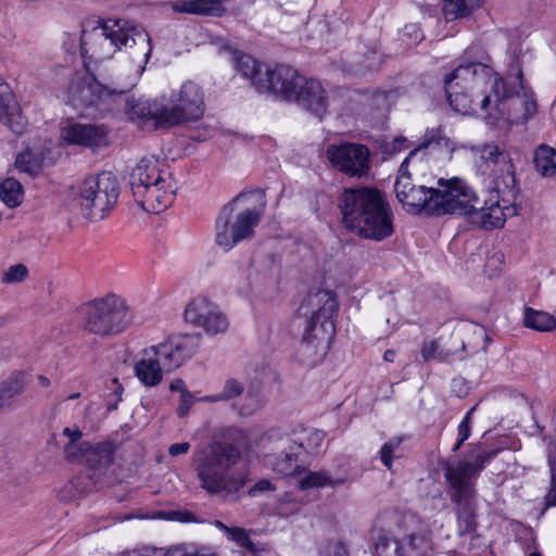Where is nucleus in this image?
I'll use <instances>...</instances> for the list:
<instances>
[{"label": "nucleus", "mask_w": 556, "mask_h": 556, "mask_svg": "<svg viewBox=\"0 0 556 556\" xmlns=\"http://www.w3.org/2000/svg\"><path fill=\"white\" fill-rule=\"evenodd\" d=\"M444 88L451 108L463 115L520 124L536 113L533 92L520 73L507 83L485 64L460 62L444 77Z\"/></svg>", "instance_id": "obj_1"}, {"label": "nucleus", "mask_w": 556, "mask_h": 556, "mask_svg": "<svg viewBox=\"0 0 556 556\" xmlns=\"http://www.w3.org/2000/svg\"><path fill=\"white\" fill-rule=\"evenodd\" d=\"M80 49L83 56L97 62L110 59L117 50L125 49L132 59V77L125 88L115 93L100 85L90 74H76L66 93V102L75 109L100 105L112 97L121 99L143 73L152 52V45L148 31L142 26L126 20H108L90 31H83Z\"/></svg>", "instance_id": "obj_2"}, {"label": "nucleus", "mask_w": 556, "mask_h": 556, "mask_svg": "<svg viewBox=\"0 0 556 556\" xmlns=\"http://www.w3.org/2000/svg\"><path fill=\"white\" fill-rule=\"evenodd\" d=\"M476 190L464 179L440 178L433 187L432 200L428 203L430 215H464L485 229L503 227L508 216L516 214L509 201L501 199L498 190H491L482 206Z\"/></svg>", "instance_id": "obj_3"}, {"label": "nucleus", "mask_w": 556, "mask_h": 556, "mask_svg": "<svg viewBox=\"0 0 556 556\" xmlns=\"http://www.w3.org/2000/svg\"><path fill=\"white\" fill-rule=\"evenodd\" d=\"M205 111L203 89L193 81L172 91L168 103L129 99L125 112L143 130H154L200 119Z\"/></svg>", "instance_id": "obj_4"}, {"label": "nucleus", "mask_w": 556, "mask_h": 556, "mask_svg": "<svg viewBox=\"0 0 556 556\" xmlns=\"http://www.w3.org/2000/svg\"><path fill=\"white\" fill-rule=\"evenodd\" d=\"M340 208L345 227L363 238L382 240L393 232L390 206L375 189L345 190Z\"/></svg>", "instance_id": "obj_5"}, {"label": "nucleus", "mask_w": 556, "mask_h": 556, "mask_svg": "<svg viewBox=\"0 0 556 556\" xmlns=\"http://www.w3.org/2000/svg\"><path fill=\"white\" fill-rule=\"evenodd\" d=\"M239 450L227 442H213L193 454L192 466L200 486L208 494H235L247 482L243 473L235 471Z\"/></svg>", "instance_id": "obj_6"}, {"label": "nucleus", "mask_w": 556, "mask_h": 556, "mask_svg": "<svg viewBox=\"0 0 556 556\" xmlns=\"http://www.w3.org/2000/svg\"><path fill=\"white\" fill-rule=\"evenodd\" d=\"M266 205L261 190L237 195L219 212L215 222V243L225 252L254 235Z\"/></svg>", "instance_id": "obj_7"}, {"label": "nucleus", "mask_w": 556, "mask_h": 556, "mask_svg": "<svg viewBox=\"0 0 556 556\" xmlns=\"http://www.w3.org/2000/svg\"><path fill=\"white\" fill-rule=\"evenodd\" d=\"M198 350L193 336H173L138 352L134 359L135 376L146 387H155L165 372L179 368Z\"/></svg>", "instance_id": "obj_8"}, {"label": "nucleus", "mask_w": 556, "mask_h": 556, "mask_svg": "<svg viewBox=\"0 0 556 556\" xmlns=\"http://www.w3.org/2000/svg\"><path fill=\"white\" fill-rule=\"evenodd\" d=\"M270 439L269 451L263 457L264 466L282 477H293L301 473L309 457L319 452L325 433L303 429L275 438L270 435Z\"/></svg>", "instance_id": "obj_9"}, {"label": "nucleus", "mask_w": 556, "mask_h": 556, "mask_svg": "<svg viewBox=\"0 0 556 556\" xmlns=\"http://www.w3.org/2000/svg\"><path fill=\"white\" fill-rule=\"evenodd\" d=\"M136 201L149 213H161L174 201L177 190L170 172L160 167L154 157H143L130 173Z\"/></svg>", "instance_id": "obj_10"}, {"label": "nucleus", "mask_w": 556, "mask_h": 556, "mask_svg": "<svg viewBox=\"0 0 556 556\" xmlns=\"http://www.w3.org/2000/svg\"><path fill=\"white\" fill-rule=\"evenodd\" d=\"M497 454V450L483 452L475 456L473 462L464 459L448 464L445 478L452 490V500L458 505V527L462 533L473 531L476 522L471 500L475 494L473 482L481 470Z\"/></svg>", "instance_id": "obj_11"}, {"label": "nucleus", "mask_w": 556, "mask_h": 556, "mask_svg": "<svg viewBox=\"0 0 556 556\" xmlns=\"http://www.w3.org/2000/svg\"><path fill=\"white\" fill-rule=\"evenodd\" d=\"M83 328L99 337L125 331L131 323L127 302L115 293L96 298L81 307Z\"/></svg>", "instance_id": "obj_12"}, {"label": "nucleus", "mask_w": 556, "mask_h": 556, "mask_svg": "<svg viewBox=\"0 0 556 556\" xmlns=\"http://www.w3.org/2000/svg\"><path fill=\"white\" fill-rule=\"evenodd\" d=\"M119 188L111 172H103L84 180L79 189L78 204L85 217L103 219L117 202Z\"/></svg>", "instance_id": "obj_13"}, {"label": "nucleus", "mask_w": 556, "mask_h": 556, "mask_svg": "<svg viewBox=\"0 0 556 556\" xmlns=\"http://www.w3.org/2000/svg\"><path fill=\"white\" fill-rule=\"evenodd\" d=\"M413 168L404 160L399 168L394 192L399 202L407 212L424 211L428 214V203L432 200L434 177L427 167Z\"/></svg>", "instance_id": "obj_14"}, {"label": "nucleus", "mask_w": 556, "mask_h": 556, "mask_svg": "<svg viewBox=\"0 0 556 556\" xmlns=\"http://www.w3.org/2000/svg\"><path fill=\"white\" fill-rule=\"evenodd\" d=\"M184 318L190 326L211 336L223 333L229 327L228 318L219 306L202 295L193 298L186 305Z\"/></svg>", "instance_id": "obj_15"}, {"label": "nucleus", "mask_w": 556, "mask_h": 556, "mask_svg": "<svg viewBox=\"0 0 556 556\" xmlns=\"http://www.w3.org/2000/svg\"><path fill=\"white\" fill-rule=\"evenodd\" d=\"M327 157L333 167L351 177H364L370 169V153L363 144H331Z\"/></svg>", "instance_id": "obj_16"}, {"label": "nucleus", "mask_w": 556, "mask_h": 556, "mask_svg": "<svg viewBox=\"0 0 556 556\" xmlns=\"http://www.w3.org/2000/svg\"><path fill=\"white\" fill-rule=\"evenodd\" d=\"M264 78L257 80V90L270 92L287 101L295 100L299 90L305 84V77L296 70L287 65H279L274 70L266 67L262 73Z\"/></svg>", "instance_id": "obj_17"}, {"label": "nucleus", "mask_w": 556, "mask_h": 556, "mask_svg": "<svg viewBox=\"0 0 556 556\" xmlns=\"http://www.w3.org/2000/svg\"><path fill=\"white\" fill-rule=\"evenodd\" d=\"M334 333V324L326 321L324 326L307 324L304 326V333L299 354L301 361L307 365L317 364L327 353L330 340Z\"/></svg>", "instance_id": "obj_18"}, {"label": "nucleus", "mask_w": 556, "mask_h": 556, "mask_svg": "<svg viewBox=\"0 0 556 556\" xmlns=\"http://www.w3.org/2000/svg\"><path fill=\"white\" fill-rule=\"evenodd\" d=\"M338 304L334 294L329 290L309 292L299 307V314L304 317L305 325L324 326L326 321L333 323Z\"/></svg>", "instance_id": "obj_19"}, {"label": "nucleus", "mask_w": 556, "mask_h": 556, "mask_svg": "<svg viewBox=\"0 0 556 556\" xmlns=\"http://www.w3.org/2000/svg\"><path fill=\"white\" fill-rule=\"evenodd\" d=\"M471 151L476 163L481 172L485 175L496 177H506L513 179V164L509 156L504 151H501L496 144H483L480 147H472Z\"/></svg>", "instance_id": "obj_20"}, {"label": "nucleus", "mask_w": 556, "mask_h": 556, "mask_svg": "<svg viewBox=\"0 0 556 556\" xmlns=\"http://www.w3.org/2000/svg\"><path fill=\"white\" fill-rule=\"evenodd\" d=\"M60 139L67 144L98 147L106 143L108 129L100 124L68 121L61 128Z\"/></svg>", "instance_id": "obj_21"}, {"label": "nucleus", "mask_w": 556, "mask_h": 556, "mask_svg": "<svg viewBox=\"0 0 556 556\" xmlns=\"http://www.w3.org/2000/svg\"><path fill=\"white\" fill-rule=\"evenodd\" d=\"M445 150L446 152L453 151V144L451 140L444 135L442 127L427 129L422 139V142L414 148L408 155L405 157L406 165H413L414 169L417 167H427L428 163L426 157L429 151Z\"/></svg>", "instance_id": "obj_22"}, {"label": "nucleus", "mask_w": 556, "mask_h": 556, "mask_svg": "<svg viewBox=\"0 0 556 556\" xmlns=\"http://www.w3.org/2000/svg\"><path fill=\"white\" fill-rule=\"evenodd\" d=\"M426 548L424 536L408 535L401 540L380 536L376 543L375 556H422Z\"/></svg>", "instance_id": "obj_23"}, {"label": "nucleus", "mask_w": 556, "mask_h": 556, "mask_svg": "<svg viewBox=\"0 0 556 556\" xmlns=\"http://www.w3.org/2000/svg\"><path fill=\"white\" fill-rule=\"evenodd\" d=\"M294 102L318 117H321L328 109V97L321 84L306 77Z\"/></svg>", "instance_id": "obj_24"}, {"label": "nucleus", "mask_w": 556, "mask_h": 556, "mask_svg": "<svg viewBox=\"0 0 556 556\" xmlns=\"http://www.w3.org/2000/svg\"><path fill=\"white\" fill-rule=\"evenodd\" d=\"M50 147V141H43L20 153L15 160L16 169L30 176L37 175L47 160Z\"/></svg>", "instance_id": "obj_25"}, {"label": "nucleus", "mask_w": 556, "mask_h": 556, "mask_svg": "<svg viewBox=\"0 0 556 556\" xmlns=\"http://www.w3.org/2000/svg\"><path fill=\"white\" fill-rule=\"evenodd\" d=\"M81 458L75 462H83L99 470L108 468L114 459V448L111 443H88Z\"/></svg>", "instance_id": "obj_26"}, {"label": "nucleus", "mask_w": 556, "mask_h": 556, "mask_svg": "<svg viewBox=\"0 0 556 556\" xmlns=\"http://www.w3.org/2000/svg\"><path fill=\"white\" fill-rule=\"evenodd\" d=\"M346 475L332 476L328 471H311L299 480V489L336 488L345 483Z\"/></svg>", "instance_id": "obj_27"}, {"label": "nucleus", "mask_w": 556, "mask_h": 556, "mask_svg": "<svg viewBox=\"0 0 556 556\" xmlns=\"http://www.w3.org/2000/svg\"><path fill=\"white\" fill-rule=\"evenodd\" d=\"M484 0H443L442 10L446 21L468 16L482 7Z\"/></svg>", "instance_id": "obj_28"}, {"label": "nucleus", "mask_w": 556, "mask_h": 556, "mask_svg": "<svg viewBox=\"0 0 556 556\" xmlns=\"http://www.w3.org/2000/svg\"><path fill=\"white\" fill-rule=\"evenodd\" d=\"M62 435L67 439L64 444L65 457L70 460L75 462L77 458H81L84 450H86L89 442L81 441L83 432L76 426L66 427L62 431Z\"/></svg>", "instance_id": "obj_29"}, {"label": "nucleus", "mask_w": 556, "mask_h": 556, "mask_svg": "<svg viewBox=\"0 0 556 556\" xmlns=\"http://www.w3.org/2000/svg\"><path fill=\"white\" fill-rule=\"evenodd\" d=\"M533 163L535 169L544 177L556 174V150L549 146L542 144L534 151Z\"/></svg>", "instance_id": "obj_30"}, {"label": "nucleus", "mask_w": 556, "mask_h": 556, "mask_svg": "<svg viewBox=\"0 0 556 556\" xmlns=\"http://www.w3.org/2000/svg\"><path fill=\"white\" fill-rule=\"evenodd\" d=\"M267 66L260 64L253 56L249 54H239L236 56V68L243 76L248 77L252 84L257 88V80L264 78V73Z\"/></svg>", "instance_id": "obj_31"}, {"label": "nucleus", "mask_w": 556, "mask_h": 556, "mask_svg": "<svg viewBox=\"0 0 556 556\" xmlns=\"http://www.w3.org/2000/svg\"><path fill=\"white\" fill-rule=\"evenodd\" d=\"M523 321L526 327L536 331H552L556 328V319L553 315L533 308L526 309Z\"/></svg>", "instance_id": "obj_32"}, {"label": "nucleus", "mask_w": 556, "mask_h": 556, "mask_svg": "<svg viewBox=\"0 0 556 556\" xmlns=\"http://www.w3.org/2000/svg\"><path fill=\"white\" fill-rule=\"evenodd\" d=\"M223 0H188L177 3L176 11L192 14H213L218 11Z\"/></svg>", "instance_id": "obj_33"}, {"label": "nucleus", "mask_w": 556, "mask_h": 556, "mask_svg": "<svg viewBox=\"0 0 556 556\" xmlns=\"http://www.w3.org/2000/svg\"><path fill=\"white\" fill-rule=\"evenodd\" d=\"M0 199L9 207H16L22 203V185L14 178H7L0 184Z\"/></svg>", "instance_id": "obj_34"}, {"label": "nucleus", "mask_w": 556, "mask_h": 556, "mask_svg": "<svg viewBox=\"0 0 556 556\" xmlns=\"http://www.w3.org/2000/svg\"><path fill=\"white\" fill-rule=\"evenodd\" d=\"M2 121H4L14 132L22 131L23 121L14 101L5 102L4 99L0 98V122Z\"/></svg>", "instance_id": "obj_35"}, {"label": "nucleus", "mask_w": 556, "mask_h": 556, "mask_svg": "<svg viewBox=\"0 0 556 556\" xmlns=\"http://www.w3.org/2000/svg\"><path fill=\"white\" fill-rule=\"evenodd\" d=\"M402 438H391L383 443L379 451V458L381 463L390 470L392 468L393 459L401 456Z\"/></svg>", "instance_id": "obj_36"}, {"label": "nucleus", "mask_w": 556, "mask_h": 556, "mask_svg": "<svg viewBox=\"0 0 556 556\" xmlns=\"http://www.w3.org/2000/svg\"><path fill=\"white\" fill-rule=\"evenodd\" d=\"M164 556H216V552L210 546L180 544L168 548Z\"/></svg>", "instance_id": "obj_37"}, {"label": "nucleus", "mask_w": 556, "mask_h": 556, "mask_svg": "<svg viewBox=\"0 0 556 556\" xmlns=\"http://www.w3.org/2000/svg\"><path fill=\"white\" fill-rule=\"evenodd\" d=\"M23 387L24 382L20 374L12 375L7 381H4L0 388L1 407L8 404L12 397L21 393Z\"/></svg>", "instance_id": "obj_38"}, {"label": "nucleus", "mask_w": 556, "mask_h": 556, "mask_svg": "<svg viewBox=\"0 0 556 556\" xmlns=\"http://www.w3.org/2000/svg\"><path fill=\"white\" fill-rule=\"evenodd\" d=\"M243 392V384L236 379H228L225 382L224 389L220 393L202 397L201 400L207 402L228 401L241 395Z\"/></svg>", "instance_id": "obj_39"}, {"label": "nucleus", "mask_w": 556, "mask_h": 556, "mask_svg": "<svg viewBox=\"0 0 556 556\" xmlns=\"http://www.w3.org/2000/svg\"><path fill=\"white\" fill-rule=\"evenodd\" d=\"M28 277V268L24 264H15L10 266L2 275L3 283H20Z\"/></svg>", "instance_id": "obj_40"}, {"label": "nucleus", "mask_w": 556, "mask_h": 556, "mask_svg": "<svg viewBox=\"0 0 556 556\" xmlns=\"http://www.w3.org/2000/svg\"><path fill=\"white\" fill-rule=\"evenodd\" d=\"M228 540L233 541L239 547L253 551V542L249 532L240 527H232L227 535Z\"/></svg>", "instance_id": "obj_41"}, {"label": "nucleus", "mask_w": 556, "mask_h": 556, "mask_svg": "<svg viewBox=\"0 0 556 556\" xmlns=\"http://www.w3.org/2000/svg\"><path fill=\"white\" fill-rule=\"evenodd\" d=\"M421 356L425 361L443 359L445 357L442 351H440V344L438 340L424 342L421 346Z\"/></svg>", "instance_id": "obj_42"}, {"label": "nucleus", "mask_w": 556, "mask_h": 556, "mask_svg": "<svg viewBox=\"0 0 556 556\" xmlns=\"http://www.w3.org/2000/svg\"><path fill=\"white\" fill-rule=\"evenodd\" d=\"M548 462H549L551 470H552V485H551L549 491L545 495L546 508L556 506V482H555V478H554V471L556 470V456H552L549 454Z\"/></svg>", "instance_id": "obj_43"}, {"label": "nucleus", "mask_w": 556, "mask_h": 556, "mask_svg": "<svg viewBox=\"0 0 556 556\" xmlns=\"http://www.w3.org/2000/svg\"><path fill=\"white\" fill-rule=\"evenodd\" d=\"M195 399L194 396L189 392H182L179 396V404L177 406L176 413L179 417H185L192 405L194 404Z\"/></svg>", "instance_id": "obj_44"}, {"label": "nucleus", "mask_w": 556, "mask_h": 556, "mask_svg": "<svg viewBox=\"0 0 556 556\" xmlns=\"http://www.w3.org/2000/svg\"><path fill=\"white\" fill-rule=\"evenodd\" d=\"M276 486L268 479L258 480L250 490L249 494L251 496H258L260 494L275 491Z\"/></svg>", "instance_id": "obj_45"}, {"label": "nucleus", "mask_w": 556, "mask_h": 556, "mask_svg": "<svg viewBox=\"0 0 556 556\" xmlns=\"http://www.w3.org/2000/svg\"><path fill=\"white\" fill-rule=\"evenodd\" d=\"M410 147L409 141L404 137L394 138L386 146V151L389 153H399Z\"/></svg>", "instance_id": "obj_46"}, {"label": "nucleus", "mask_w": 556, "mask_h": 556, "mask_svg": "<svg viewBox=\"0 0 556 556\" xmlns=\"http://www.w3.org/2000/svg\"><path fill=\"white\" fill-rule=\"evenodd\" d=\"M470 435V425L466 422H462L458 425V440L454 446V451H457L460 445L469 438Z\"/></svg>", "instance_id": "obj_47"}, {"label": "nucleus", "mask_w": 556, "mask_h": 556, "mask_svg": "<svg viewBox=\"0 0 556 556\" xmlns=\"http://www.w3.org/2000/svg\"><path fill=\"white\" fill-rule=\"evenodd\" d=\"M189 450L190 443L188 442L174 443L169 446L168 454L175 457L188 453Z\"/></svg>", "instance_id": "obj_48"}, {"label": "nucleus", "mask_w": 556, "mask_h": 556, "mask_svg": "<svg viewBox=\"0 0 556 556\" xmlns=\"http://www.w3.org/2000/svg\"><path fill=\"white\" fill-rule=\"evenodd\" d=\"M169 390L172 392H179L180 394H182V392H187L188 390L186 389V384H185V381L182 379H179V378H176V379H173L169 383Z\"/></svg>", "instance_id": "obj_49"}, {"label": "nucleus", "mask_w": 556, "mask_h": 556, "mask_svg": "<svg viewBox=\"0 0 556 556\" xmlns=\"http://www.w3.org/2000/svg\"><path fill=\"white\" fill-rule=\"evenodd\" d=\"M215 527L219 530H222L226 535H228L229 531L231 530L232 527H228L226 526L224 522L222 521H215L214 522Z\"/></svg>", "instance_id": "obj_50"}, {"label": "nucleus", "mask_w": 556, "mask_h": 556, "mask_svg": "<svg viewBox=\"0 0 556 556\" xmlns=\"http://www.w3.org/2000/svg\"><path fill=\"white\" fill-rule=\"evenodd\" d=\"M395 355H396V354H395V351H393V350H387V351L384 352V354H383V359H384L386 362H390V363H392V362H394V359H395Z\"/></svg>", "instance_id": "obj_51"}, {"label": "nucleus", "mask_w": 556, "mask_h": 556, "mask_svg": "<svg viewBox=\"0 0 556 556\" xmlns=\"http://www.w3.org/2000/svg\"><path fill=\"white\" fill-rule=\"evenodd\" d=\"M262 405V403L258 401V400H255L254 401V404L251 408H248V409H243L242 413L243 414H252L255 409H257L260 406Z\"/></svg>", "instance_id": "obj_52"}, {"label": "nucleus", "mask_w": 556, "mask_h": 556, "mask_svg": "<svg viewBox=\"0 0 556 556\" xmlns=\"http://www.w3.org/2000/svg\"><path fill=\"white\" fill-rule=\"evenodd\" d=\"M38 382H39V386L42 387V388H47L50 386V380L45 377V376H38Z\"/></svg>", "instance_id": "obj_53"}, {"label": "nucleus", "mask_w": 556, "mask_h": 556, "mask_svg": "<svg viewBox=\"0 0 556 556\" xmlns=\"http://www.w3.org/2000/svg\"><path fill=\"white\" fill-rule=\"evenodd\" d=\"M476 409V406L471 407L465 415V417L463 418L462 422H466V424H469L470 425V421H471V416L473 414V410Z\"/></svg>", "instance_id": "obj_54"}, {"label": "nucleus", "mask_w": 556, "mask_h": 556, "mask_svg": "<svg viewBox=\"0 0 556 556\" xmlns=\"http://www.w3.org/2000/svg\"><path fill=\"white\" fill-rule=\"evenodd\" d=\"M80 396V393L79 392H76V393H73V394H70L66 400H75V399H78Z\"/></svg>", "instance_id": "obj_55"}, {"label": "nucleus", "mask_w": 556, "mask_h": 556, "mask_svg": "<svg viewBox=\"0 0 556 556\" xmlns=\"http://www.w3.org/2000/svg\"><path fill=\"white\" fill-rule=\"evenodd\" d=\"M530 556H539V555H536V554H531Z\"/></svg>", "instance_id": "obj_56"}]
</instances>
